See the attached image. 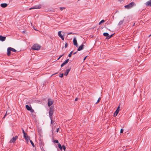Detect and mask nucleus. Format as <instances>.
I'll list each match as a JSON object with an SVG mask.
<instances>
[{
	"label": "nucleus",
	"instance_id": "nucleus-54",
	"mask_svg": "<svg viewBox=\"0 0 151 151\" xmlns=\"http://www.w3.org/2000/svg\"><path fill=\"white\" fill-rule=\"evenodd\" d=\"M34 29H35V30H36V29H35V28H34Z\"/></svg>",
	"mask_w": 151,
	"mask_h": 151
},
{
	"label": "nucleus",
	"instance_id": "nucleus-1",
	"mask_svg": "<svg viewBox=\"0 0 151 151\" xmlns=\"http://www.w3.org/2000/svg\"><path fill=\"white\" fill-rule=\"evenodd\" d=\"M54 108L52 106H51L50 108V109L49 111V115L50 119H51L53 113Z\"/></svg>",
	"mask_w": 151,
	"mask_h": 151
},
{
	"label": "nucleus",
	"instance_id": "nucleus-19",
	"mask_svg": "<svg viewBox=\"0 0 151 151\" xmlns=\"http://www.w3.org/2000/svg\"><path fill=\"white\" fill-rule=\"evenodd\" d=\"M103 35L105 37H108L109 36V34L108 33L105 32L103 34Z\"/></svg>",
	"mask_w": 151,
	"mask_h": 151
},
{
	"label": "nucleus",
	"instance_id": "nucleus-32",
	"mask_svg": "<svg viewBox=\"0 0 151 151\" xmlns=\"http://www.w3.org/2000/svg\"><path fill=\"white\" fill-rule=\"evenodd\" d=\"M63 73L62 74H61L59 76V77L61 78H62L63 77Z\"/></svg>",
	"mask_w": 151,
	"mask_h": 151
},
{
	"label": "nucleus",
	"instance_id": "nucleus-7",
	"mask_svg": "<svg viewBox=\"0 0 151 151\" xmlns=\"http://www.w3.org/2000/svg\"><path fill=\"white\" fill-rule=\"evenodd\" d=\"M53 103V101L50 99H48V104L49 106H51Z\"/></svg>",
	"mask_w": 151,
	"mask_h": 151
},
{
	"label": "nucleus",
	"instance_id": "nucleus-23",
	"mask_svg": "<svg viewBox=\"0 0 151 151\" xmlns=\"http://www.w3.org/2000/svg\"><path fill=\"white\" fill-rule=\"evenodd\" d=\"M69 60V59H68L65 61L63 63L65 64H66L68 62Z\"/></svg>",
	"mask_w": 151,
	"mask_h": 151
},
{
	"label": "nucleus",
	"instance_id": "nucleus-52",
	"mask_svg": "<svg viewBox=\"0 0 151 151\" xmlns=\"http://www.w3.org/2000/svg\"><path fill=\"white\" fill-rule=\"evenodd\" d=\"M151 35V34H150V35H149V37H150V36Z\"/></svg>",
	"mask_w": 151,
	"mask_h": 151
},
{
	"label": "nucleus",
	"instance_id": "nucleus-36",
	"mask_svg": "<svg viewBox=\"0 0 151 151\" xmlns=\"http://www.w3.org/2000/svg\"><path fill=\"white\" fill-rule=\"evenodd\" d=\"M60 10H63V9H65V8L60 7Z\"/></svg>",
	"mask_w": 151,
	"mask_h": 151
},
{
	"label": "nucleus",
	"instance_id": "nucleus-21",
	"mask_svg": "<svg viewBox=\"0 0 151 151\" xmlns=\"http://www.w3.org/2000/svg\"><path fill=\"white\" fill-rule=\"evenodd\" d=\"M58 146L59 149L61 150H62V147L61 145V144L59 143L58 144Z\"/></svg>",
	"mask_w": 151,
	"mask_h": 151
},
{
	"label": "nucleus",
	"instance_id": "nucleus-31",
	"mask_svg": "<svg viewBox=\"0 0 151 151\" xmlns=\"http://www.w3.org/2000/svg\"><path fill=\"white\" fill-rule=\"evenodd\" d=\"M101 98H99L98 99V100H97V102L96 103V104H97V103H98L99 102V101H100L101 100Z\"/></svg>",
	"mask_w": 151,
	"mask_h": 151
},
{
	"label": "nucleus",
	"instance_id": "nucleus-43",
	"mask_svg": "<svg viewBox=\"0 0 151 151\" xmlns=\"http://www.w3.org/2000/svg\"><path fill=\"white\" fill-rule=\"evenodd\" d=\"M51 120V124H52V123H53V121H52V118H51V119H50Z\"/></svg>",
	"mask_w": 151,
	"mask_h": 151
},
{
	"label": "nucleus",
	"instance_id": "nucleus-18",
	"mask_svg": "<svg viewBox=\"0 0 151 151\" xmlns=\"http://www.w3.org/2000/svg\"><path fill=\"white\" fill-rule=\"evenodd\" d=\"M61 31H60L58 32V35L60 37H62L63 36L61 34Z\"/></svg>",
	"mask_w": 151,
	"mask_h": 151
},
{
	"label": "nucleus",
	"instance_id": "nucleus-47",
	"mask_svg": "<svg viewBox=\"0 0 151 151\" xmlns=\"http://www.w3.org/2000/svg\"><path fill=\"white\" fill-rule=\"evenodd\" d=\"M58 130H59V128H58L57 130V132H58Z\"/></svg>",
	"mask_w": 151,
	"mask_h": 151
},
{
	"label": "nucleus",
	"instance_id": "nucleus-9",
	"mask_svg": "<svg viewBox=\"0 0 151 151\" xmlns=\"http://www.w3.org/2000/svg\"><path fill=\"white\" fill-rule=\"evenodd\" d=\"M147 6H151V0H150L145 3Z\"/></svg>",
	"mask_w": 151,
	"mask_h": 151
},
{
	"label": "nucleus",
	"instance_id": "nucleus-39",
	"mask_svg": "<svg viewBox=\"0 0 151 151\" xmlns=\"http://www.w3.org/2000/svg\"><path fill=\"white\" fill-rule=\"evenodd\" d=\"M60 38H61V39L63 40H64V37H63V36H62V37H61Z\"/></svg>",
	"mask_w": 151,
	"mask_h": 151
},
{
	"label": "nucleus",
	"instance_id": "nucleus-41",
	"mask_svg": "<svg viewBox=\"0 0 151 151\" xmlns=\"http://www.w3.org/2000/svg\"><path fill=\"white\" fill-rule=\"evenodd\" d=\"M73 34L72 32H69L68 33V35H71Z\"/></svg>",
	"mask_w": 151,
	"mask_h": 151
},
{
	"label": "nucleus",
	"instance_id": "nucleus-3",
	"mask_svg": "<svg viewBox=\"0 0 151 151\" xmlns=\"http://www.w3.org/2000/svg\"><path fill=\"white\" fill-rule=\"evenodd\" d=\"M135 5L134 3L132 2H131L129 4L125 5L124 6V7L127 9H129L130 8H131L132 7L134 6Z\"/></svg>",
	"mask_w": 151,
	"mask_h": 151
},
{
	"label": "nucleus",
	"instance_id": "nucleus-42",
	"mask_svg": "<svg viewBox=\"0 0 151 151\" xmlns=\"http://www.w3.org/2000/svg\"><path fill=\"white\" fill-rule=\"evenodd\" d=\"M78 98H76L75 99V101H78Z\"/></svg>",
	"mask_w": 151,
	"mask_h": 151
},
{
	"label": "nucleus",
	"instance_id": "nucleus-49",
	"mask_svg": "<svg viewBox=\"0 0 151 151\" xmlns=\"http://www.w3.org/2000/svg\"><path fill=\"white\" fill-rule=\"evenodd\" d=\"M135 23H134V24H133V25H132V26H134V25H135Z\"/></svg>",
	"mask_w": 151,
	"mask_h": 151
},
{
	"label": "nucleus",
	"instance_id": "nucleus-38",
	"mask_svg": "<svg viewBox=\"0 0 151 151\" xmlns=\"http://www.w3.org/2000/svg\"><path fill=\"white\" fill-rule=\"evenodd\" d=\"M64 54H65V53H64L63 54V55H60V57H59V58H61L62 56H63V55H64Z\"/></svg>",
	"mask_w": 151,
	"mask_h": 151
},
{
	"label": "nucleus",
	"instance_id": "nucleus-33",
	"mask_svg": "<svg viewBox=\"0 0 151 151\" xmlns=\"http://www.w3.org/2000/svg\"><path fill=\"white\" fill-rule=\"evenodd\" d=\"M8 114H9V113H8V114H7V112L6 111V113L5 114V115H4V117L3 118V119H4V118H5V116H6V115H7Z\"/></svg>",
	"mask_w": 151,
	"mask_h": 151
},
{
	"label": "nucleus",
	"instance_id": "nucleus-27",
	"mask_svg": "<svg viewBox=\"0 0 151 151\" xmlns=\"http://www.w3.org/2000/svg\"><path fill=\"white\" fill-rule=\"evenodd\" d=\"M53 142L54 143H58V140H53Z\"/></svg>",
	"mask_w": 151,
	"mask_h": 151
},
{
	"label": "nucleus",
	"instance_id": "nucleus-35",
	"mask_svg": "<svg viewBox=\"0 0 151 151\" xmlns=\"http://www.w3.org/2000/svg\"><path fill=\"white\" fill-rule=\"evenodd\" d=\"M119 2H123L124 1L123 0H117Z\"/></svg>",
	"mask_w": 151,
	"mask_h": 151
},
{
	"label": "nucleus",
	"instance_id": "nucleus-22",
	"mask_svg": "<svg viewBox=\"0 0 151 151\" xmlns=\"http://www.w3.org/2000/svg\"><path fill=\"white\" fill-rule=\"evenodd\" d=\"M22 131L23 132V136L25 137V135H26L27 133H26L25 132L24 129L23 128L22 129Z\"/></svg>",
	"mask_w": 151,
	"mask_h": 151
},
{
	"label": "nucleus",
	"instance_id": "nucleus-11",
	"mask_svg": "<svg viewBox=\"0 0 151 151\" xmlns=\"http://www.w3.org/2000/svg\"><path fill=\"white\" fill-rule=\"evenodd\" d=\"M84 46V45L83 44L81 45L78 49L77 51H79L83 49Z\"/></svg>",
	"mask_w": 151,
	"mask_h": 151
},
{
	"label": "nucleus",
	"instance_id": "nucleus-8",
	"mask_svg": "<svg viewBox=\"0 0 151 151\" xmlns=\"http://www.w3.org/2000/svg\"><path fill=\"white\" fill-rule=\"evenodd\" d=\"M73 42L74 45H75L76 47H78V45L77 43V40L76 38L74 37L73 38Z\"/></svg>",
	"mask_w": 151,
	"mask_h": 151
},
{
	"label": "nucleus",
	"instance_id": "nucleus-53",
	"mask_svg": "<svg viewBox=\"0 0 151 151\" xmlns=\"http://www.w3.org/2000/svg\"><path fill=\"white\" fill-rule=\"evenodd\" d=\"M23 32L24 33V31H23Z\"/></svg>",
	"mask_w": 151,
	"mask_h": 151
},
{
	"label": "nucleus",
	"instance_id": "nucleus-46",
	"mask_svg": "<svg viewBox=\"0 0 151 151\" xmlns=\"http://www.w3.org/2000/svg\"><path fill=\"white\" fill-rule=\"evenodd\" d=\"M62 64L63 66L65 65L64 63H63Z\"/></svg>",
	"mask_w": 151,
	"mask_h": 151
},
{
	"label": "nucleus",
	"instance_id": "nucleus-5",
	"mask_svg": "<svg viewBox=\"0 0 151 151\" xmlns=\"http://www.w3.org/2000/svg\"><path fill=\"white\" fill-rule=\"evenodd\" d=\"M26 107L28 110L30 111L31 113L34 112V110L32 109L31 106H29L28 105H26Z\"/></svg>",
	"mask_w": 151,
	"mask_h": 151
},
{
	"label": "nucleus",
	"instance_id": "nucleus-26",
	"mask_svg": "<svg viewBox=\"0 0 151 151\" xmlns=\"http://www.w3.org/2000/svg\"><path fill=\"white\" fill-rule=\"evenodd\" d=\"M105 22V20H101L100 22L99 23V24H101L104 23Z\"/></svg>",
	"mask_w": 151,
	"mask_h": 151
},
{
	"label": "nucleus",
	"instance_id": "nucleus-44",
	"mask_svg": "<svg viewBox=\"0 0 151 151\" xmlns=\"http://www.w3.org/2000/svg\"><path fill=\"white\" fill-rule=\"evenodd\" d=\"M77 52H74L73 53V55H75V54H76L77 53Z\"/></svg>",
	"mask_w": 151,
	"mask_h": 151
},
{
	"label": "nucleus",
	"instance_id": "nucleus-25",
	"mask_svg": "<svg viewBox=\"0 0 151 151\" xmlns=\"http://www.w3.org/2000/svg\"><path fill=\"white\" fill-rule=\"evenodd\" d=\"M114 34H112L110 36H108V37H107L106 38L107 39H109L110 38H111L112 36Z\"/></svg>",
	"mask_w": 151,
	"mask_h": 151
},
{
	"label": "nucleus",
	"instance_id": "nucleus-29",
	"mask_svg": "<svg viewBox=\"0 0 151 151\" xmlns=\"http://www.w3.org/2000/svg\"><path fill=\"white\" fill-rule=\"evenodd\" d=\"M63 149L64 151H65V150L66 149L64 145H63L62 146V149Z\"/></svg>",
	"mask_w": 151,
	"mask_h": 151
},
{
	"label": "nucleus",
	"instance_id": "nucleus-15",
	"mask_svg": "<svg viewBox=\"0 0 151 151\" xmlns=\"http://www.w3.org/2000/svg\"><path fill=\"white\" fill-rule=\"evenodd\" d=\"M24 137L25 139H30V137L27 135V134L25 135V137Z\"/></svg>",
	"mask_w": 151,
	"mask_h": 151
},
{
	"label": "nucleus",
	"instance_id": "nucleus-10",
	"mask_svg": "<svg viewBox=\"0 0 151 151\" xmlns=\"http://www.w3.org/2000/svg\"><path fill=\"white\" fill-rule=\"evenodd\" d=\"M6 39V37H5L3 36L2 35H0V40L1 41H4Z\"/></svg>",
	"mask_w": 151,
	"mask_h": 151
},
{
	"label": "nucleus",
	"instance_id": "nucleus-6",
	"mask_svg": "<svg viewBox=\"0 0 151 151\" xmlns=\"http://www.w3.org/2000/svg\"><path fill=\"white\" fill-rule=\"evenodd\" d=\"M41 7V5H36L33 6V7L29 8V10H31L33 9H39Z\"/></svg>",
	"mask_w": 151,
	"mask_h": 151
},
{
	"label": "nucleus",
	"instance_id": "nucleus-48",
	"mask_svg": "<svg viewBox=\"0 0 151 151\" xmlns=\"http://www.w3.org/2000/svg\"><path fill=\"white\" fill-rule=\"evenodd\" d=\"M63 65H62V64L61 65V67H63Z\"/></svg>",
	"mask_w": 151,
	"mask_h": 151
},
{
	"label": "nucleus",
	"instance_id": "nucleus-17",
	"mask_svg": "<svg viewBox=\"0 0 151 151\" xmlns=\"http://www.w3.org/2000/svg\"><path fill=\"white\" fill-rule=\"evenodd\" d=\"M124 21V20H122L120 21L119 22V23H118V25L119 26H120L121 25H122L123 24V23Z\"/></svg>",
	"mask_w": 151,
	"mask_h": 151
},
{
	"label": "nucleus",
	"instance_id": "nucleus-16",
	"mask_svg": "<svg viewBox=\"0 0 151 151\" xmlns=\"http://www.w3.org/2000/svg\"><path fill=\"white\" fill-rule=\"evenodd\" d=\"M119 111H118L117 110H116L115 111V112L114 113V116H116L119 113Z\"/></svg>",
	"mask_w": 151,
	"mask_h": 151
},
{
	"label": "nucleus",
	"instance_id": "nucleus-14",
	"mask_svg": "<svg viewBox=\"0 0 151 151\" xmlns=\"http://www.w3.org/2000/svg\"><path fill=\"white\" fill-rule=\"evenodd\" d=\"M11 49H10V47H9L7 49V55L8 56H9L11 54Z\"/></svg>",
	"mask_w": 151,
	"mask_h": 151
},
{
	"label": "nucleus",
	"instance_id": "nucleus-50",
	"mask_svg": "<svg viewBox=\"0 0 151 151\" xmlns=\"http://www.w3.org/2000/svg\"><path fill=\"white\" fill-rule=\"evenodd\" d=\"M60 59V58L59 57L58 58V59L57 60H59Z\"/></svg>",
	"mask_w": 151,
	"mask_h": 151
},
{
	"label": "nucleus",
	"instance_id": "nucleus-51",
	"mask_svg": "<svg viewBox=\"0 0 151 151\" xmlns=\"http://www.w3.org/2000/svg\"><path fill=\"white\" fill-rule=\"evenodd\" d=\"M118 11H116V12L115 13H116V12H117Z\"/></svg>",
	"mask_w": 151,
	"mask_h": 151
},
{
	"label": "nucleus",
	"instance_id": "nucleus-34",
	"mask_svg": "<svg viewBox=\"0 0 151 151\" xmlns=\"http://www.w3.org/2000/svg\"><path fill=\"white\" fill-rule=\"evenodd\" d=\"M123 132V129H121L120 130V133H122Z\"/></svg>",
	"mask_w": 151,
	"mask_h": 151
},
{
	"label": "nucleus",
	"instance_id": "nucleus-40",
	"mask_svg": "<svg viewBox=\"0 0 151 151\" xmlns=\"http://www.w3.org/2000/svg\"><path fill=\"white\" fill-rule=\"evenodd\" d=\"M26 139V140L27 142V143H28V142H29V140H30V139Z\"/></svg>",
	"mask_w": 151,
	"mask_h": 151
},
{
	"label": "nucleus",
	"instance_id": "nucleus-20",
	"mask_svg": "<svg viewBox=\"0 0 151 151\" xmlns=\"http://www.w3.org/2000/svg\"><path fill=\"white\" fill-rule=\"evenodd\" d=\"M10 48L11 49V51H12L14 52H16L17 51V50L14 49L12 48L11 47H10Z\"/></svg>",
	"mask_w": 151,
	"mask_h": 151
},
{
	"label": "nucleus",
	"instance_id": "nucleus-37",
	"mask_svg": "<svg viewBox=\"0 0 151 151\" xmlns=\"http://www.w3.org/2000/svg\"><path fill=\"white\" fill-rule=\"evenodd\" d=\"M68 46V44L67 43H66L65 45V47L66 48Z\"/></svg>",
	"mask_w": 151,
	"mask_h": 151
},
{
	"label": "nucleus",
	"instance_id": "nucleus-13",
	"mask_svg": "<svg viewBox=\"0 0 151 151\" xmlns=\"http://www.w3.org/2000/svg\"><path fill=\"white\" fill-rule=\"evenodd\" d=\"M8 5L6 3H3L1 4V6L3 8H5Z\"/></svg>",
	"mask_w": 151,
	"mask_h": 151
},
{
	"label": "nucleus",
	"instance_id": "nucleus-2",
	"mask_svg": "<svg viewBox=\"0 0 151 151\" xmlns=\"http://www.w3.org/2000/svg\"><path fill=\"white\" fill-rule=\"evenodd\" d=\"M40 46L39 45L37 44H34L32 47V49L34 50H39L40 48Z\"/></svg>",
	"mask_w": 151,
	"mask_h": 151
},
{
	"label": "nucleus",
	"instance_id": "nucleus-45",
	"mask_svg": "<svg viewBox=\"0 0 151 151\" xmlns=\"http://www.w3.org/2000/svg\"><path fill=\"white\" fill-rule=\"evenodd\" d=\"M86 57H87V56H86V57H85L84 58V59H83V60H84L86 59Z\"/></svg>",
	"mask_w": 151,
	"mask_h": 151
},
{
	"label": "nucleus",
	"instance_id": "nucleus-24",
	"mask_svg": "<svg viewBox=\"0 0 151 151\" xmlns=\"http://www.w3.org/2000/svg\"><path fill=\"white\" fill-rule=\"evenodd\" d=\"M30 142L33 147H35V145L33 142L31 140H30Z\"/></svg>",
	"mask_w": 151,
	"mask_h": 151
},
{
	"label": "nucleus",
	"instance_id": "nucleus-30",
	"mask_svg": "<svg viewBox=\"0 0 151 151\" xmlns=\"http://www.w3.org/2000/svg\"><path fill=\"white\" fill-rule=\"evenodd\" d=\"M119 110H120V105H119V106H118V108H117V109L116 110H117L118 111H119Z\"/></svg>",
	"mask_w": 151,
	"mask_h": 151
},
{
	"label": "nucleus",
	"instance_id": "nucleus-4",
	"mask_svg": "<svg viewBox=\"0 0 151 151\" xmlns=\"http://www.w3.org/2000/svg\"><path fill=\"white\" fill-rule=\"evenodd\" d=\"M18 138V136H16L15 137H13L12 139L10 140L9 142L11 143H14Z\"/></svg>",
	"mask_w": 151,
	"mask_h": 151
},
{
	"label": "nucleus",
	"instance_id": "nucleus-55",
	"mask_svg": "<svg viewBox=\"0 0 151 151\" xmlns=\"http://www.w3.org/2000/svg\"><path fill=\"white\" fill-rule=\"evenodd\" d=\"M113 18H114V16L113 17Z\"/></svg>",
	"mask_w": 151,
	"mask_h": 151
},
{
	"label": "nucleus",
	"instance_id": "nucleus-28",
	"mask_svg": "<svg viewBox=\"0 0 151 151\" xmlns=\"http://www.w3.org/2000/svg\"><path fill=\"white\" fill-rule=\"evenodd\" d=\"M73 53V51H71L70 53L68 55V56L69 57H70L71 56L72 54Z\"/></svg>",
	"mask_w": 151,
	"mask_h": 151
},
{
	"label": "nucleus",
	"instance_id": "nucleus-12",
	"mask_svg": "<svg viewBox=\"0 0 151 151\" xmlns=\"http://www.w3.org/2000/svg\"><path fill=\"white\" fill-rule=\"evenodd\" d=\"M70 68L69 69H67L66 70V72L64 73V75L65 76H67L69 72L70 71Z\"/></svg>",
	"mask_w": 151,
	"mask_h": 151
}]
</instances>
